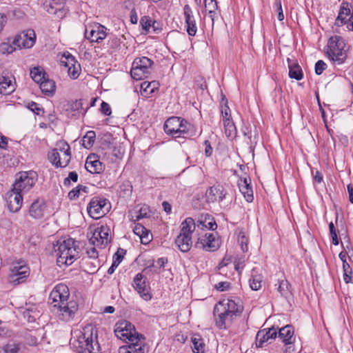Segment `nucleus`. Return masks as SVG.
<instances>
[{
	"instance_id": "1",
	"label": "nucleus",
	"mask_w": 353,
	"mask_h": 353,
	"mask_svg": "<svg viewBox=\"0 0 353 353\" xmlns=\"http://www.w3.org/2000/svg\"><path fill=\"white\" fill-rule=\"evenodd\" d=\"M70 348L77 353H98L97 330L91 325L71 331Z\"/></svg>"
},
{
	"instance_id": "2",
	"label": "nucleus",
	"mask_w": 353,
	"mask_h": 353,
	"mask_svg": "<svg viewBox=\"0 0 353 353\" xmlns=\"http://www.w3.org/2000/svg\"><path fill=\"white\" fill-rule=\"evenodd\" d=\"M243 307L232 299H223L214 307L215 324L220 330L230 327L236 317L241 316Z\"/></svg>"
},
{
	"instance_id": "3",
	"label": "nucleus",
	"mask_w": 353,
	"mask_h": 353,
	"mask_svg": "<svg viewBox=\"0 0 353 353\" xmlns=\"http://www.w3.org/2000/svg\"><path fill=\"white\" fill-rule=\"evenodd\" d=\"M345 46V41L341 37L337 35L331 37L327 42L328 57L338 65L343 63L347 58Z\"/></svg>"
},
{
	"instance_id": "4",
	"label": "nucleus",
	"mask_w": 353,
	"mask_h": 353,
	"mask_svg": "<svg viewBox=\"0 0 353 353\" xmlns=\"http://www.w3.org/2000/svg\"><path fill=\"white\" fill-rule=\"evenodd\" d=\"M111 205L108 199L102 196L93 197L87 207L90 217L99 219L105 216L110 210Z\"/></svg>"
},
{
	"instance_id": "5",
	"label": "nucleus",
	"mask_w": 353,
	"mask_h": 353,
	"mask_svg": "<svg viewBox=\"0 0 353 353\" xmlns=\"http://www.w3.org/2000/svg\"><path fill=\"white\" fill-rule=\"evenodd\" d=\"M188 122L179 117H172L168 118L164 125L163 130L168 135H172L175 138L185 137V134H188L187 125Z\"/></svg>"
},
{
	"instance_id": "6",
	"label": "nucleus",
	"mask_w": 353,
	"mask_h": 353,
	"mask_svg": "<svg viewBox=\"0 0 353 353\" xmlns=\"http://www.w3.org/2000/svg\"><path fill=\"white\" fill-rule=\"evenodd\" d=\"M153 61L146 57L136 58L130 70L131 77L135 80H141L147 78L150 74V70Z\"/></svg>"
},
{
	"instance_id": "7",
	"label": "nucleus",
	"mask_w": 353,
	"mask_h": 353,
	"mask_svg": "<svg viewBox=\"0 0 353 353\" xmlns=\"http://www.w3.org/2000/svg\"><path fill=\"white\" fill-rule=\"evenodd\" d=\"M114 332L115 336L123 341L136 340L138 336L142 337V334L136 331L135 327L125 320L118 321L114 325Z\"/></svg>"
},
{
	"instance_id": "8",
	"label": "nucleus",
	"mask_w": 353,
	"mask_h": 353,
	"mask_svg": "<svg viewBox=\"0 0 353 353\" xmlns=\"http://www.w3.org/2000/svg\"><path fill=\"white\" fill-rule=\"evenodd\" d=\"M30 275V268L23 261H17L12 264L8 281L14 285L25 281Z\"/></svg>"
},
{
	"instance_id": "9",
	"label": "nucleus",
	"mask_w": 353,
	"mask_h": 353,
	"mask_svg": "<svg viewBox=\"0 0 353 353\" xmlns=\"http://www.w3.org/2000/svg\"><path fill=\"white\" fill-rule=\"evenodd\" d=\"M66 285L57 284L50 294V304L60 312H66Z\"/></svg>"
},
{
	"instance_id": "10",
	"label": "nucleus",
	"mask_w": 353,
	"mask_h": 353,
	"mask_svg": "<svg viewBox=\"0 0 353 353\" xmlns=\"http://www.w3.org/2000/svg\"><path fill=\"white\" fill-rule=\"evenodd\" d=\"M37 180V175L32 171L19 172L13 184L14 190L21 193L26 192L35 184Z\"/></svg>"
},
{
	"instance_id": "11",
	"label": "nucleus",
	"mask_w": 353,
	"mask_h": 353,
	"mask_svg": "<svg viewBox=\"0 0 353 353\" xmlns=\"http://www.w3.org/2000/svg\"><path fill=\"white\" fill-rule=\"evenodd\" d=\"M347 3H345L341 4L334 24L338 27L346 25L347 30L353 31V10L351 14L350 9L347 8Z\"/></svg>"
},
{
	"instance_id": "12",
	"label": "nucleus",
	"mask_w": 353,
	"mask_h": 353,
	"mask_svg": "<svg viewBox=\"0 0 353 353\" xmlns=\"http://www.w3.org/2000/svg\"><path fill=\"white\" fill-rule=\"evenodd\" d=\"M107 28L99 23H94L85 28V37L91 42H101L107 36Z\"/></svg>"
},
{
	"instance_id": "13",
	"label": "nucleus",
	"mask_w": 353,
	"mask_h": 353,
	"mask_svg": "<svg viewBox=\"0 0 353 353\" xmlns=\"http://www.w3.org/2000/svg\"><path fill=\"white\" fill-rule=\"evenodd\" d=\"M66 239H61L57 241L56 244H53V250L51 254L57 258V265L59 268L66 267Z\"/></svg>"
},
{
	"instance_id": "14",
	"label": "nucleus",
	"mask_w": 353,
	"mask_h": 353,
	"mask_svg": "<svg viewBox=\"0 0 353 353\" xmlns=\"http://www.w3.org/2000/svg\"><path fill=\"white\" fill-rule=\"evenodd\" d=\"M128 345L119 347V353H145L144 337L136 336V340L125 341Z\"/></svg>"
},
{
	"instance_id": "15",
	"label": "nucleus",
	"mask_w": 353,
	"mask_h": 353,
	"mask_svg": "<svg viewBox=\"0 0 353 353\" xmlns=\"http://www.w3.org/2000/svg\"><path fill=\"white\" fill-rule=\"evenodd\" d=\"M198 248H202L205 251L213 252L219 249V241L216 235L212 233H206L200 237L196 243Z\"/></svg>"
},
{
	"instance_id": "16",
	"label": "nucleus",
	"mask_w": 353,
	"mask_h": 353,
	"mask_svg": "<svg viewBox=\"0 0 353 353\" xmlns=\"http://www.w3.org/2000/svg\"><path fill=\"white\" fill-rule=\"evenodd\" d=\"M8 208L11 212H17L21 208L23 196L19 191L14 190V188L6 194Z\"/></svg>"
},
{
	"instance_id": "17",
	"label": "nucleus",
	"mask_w": 353,
	"mask_h": 353,
	"mask_svg": "<svg viewBox=\"0 0 353 353\" xmlns=\"http://www.w3.org/2000/svg\"><path fill=\"white\" fill-rule=\"evenodd\" d=\"M36 41V34L33 30H28L18 35L14 41V43L19 48H32Z\"/></svg>"
},
{
	"instance_id": "18",
	"label": "nucleus",
	"mask_w": 353,
	"mask_h": 353,
	"mask_svg": "<svg viewBox=\"0 0 353 353\" xmlns=\"http://www.w3.org/2000/svg\"><path fill=\"white\" fill-rule=\"evenodd\" d=\"M145 280L144 276L141 273H139L134 278L133 286L142 299L149 301L152 299V295L149 292V287L146 285Z\"/></svg>"
},
{
	"instance_id": "19",
	"label": "nucleus",
	"mask_w": 353,
	"mask_h": 353,
	"mask_svg": "<svg viewBox=\"0 0 353 353\" xmlns=\"http://www.w3.org/2000/svg\"><path fill=\"white\" fill-rule=\"evenodd\" d=\"M183 14L188 34L190 36H194L197 32L196 22L192 10L188 4L183 7Z\"/></svg>"
},
{
	"instance_id": "20",
	"label": "nucleus",
	"mask_w": 353,
	"mask_h": 353,
	"mask_svg": "<svg viewBox=\"0 0 353 353\" xmlns=\"http://www.w3.org/2000/svg\"><path fill=\"white\" fill-rule=\"evenodd\" d=\"M85 168L91 174H100L103 172L105 165L97 154H92L87 157Z\"/></svg>"
},
{
	"instance_id": "21",
	"label": "nucleus",
	"mask_w": 353,
	"mask_h": 353,
	"mask_svg": "<svg viewBox=\"0 0 353 353\" xmlns=\"http://www.w3.org/2000/svg\"><path fill=\"white\" fill-rule=\"evenodd\" d=\"M46 8L48 13L54 14L58 19H62L66 16L65 0H52Z\"/></svg>"
},
{
	"instance_id": "22",
	"label": "nucleus",
	"mask_w": 353,
	"mask_h": 353,
	"mask_svg": "<svg viewBox=\"0 0 353 353\" xmlns=\"http://www.w3.org/2000/svg\"><path fill=\"white\" fill-rule=\"evenodd\" d=\"M46 210V205L43 199L34 200L29 208V215L34 219H40L43 217Z\"/></svg>"
},
{
	"instance_id": "23",
	"label": "nucleus",
	"mask_w": 353,
	"mask_h": 353,
	"mask_svg": "<svg viewBox=\"0 0 353 353\" xmlns=\"http://www.w3.org/2000/svg\"><path fill=\"white\" fill-rule=\"evenodd\" d=\"M276 330L272 327L269 329H263L259 330L256 336V345L258 347H262L265 342L270 339H273L276 337Z\"/></svg>"
},
{
	"instance_id": "24",
	"label": "nucleus",
	"mask_w": 353,
	"mask_h": 353,
	"mask_svg": "<svg viewBox=\"0 0 353 353\" xmlns=\"http://www.w3.org/2000/svg\"><path fill=\"white\" fill-rule=\"evenodd\" d=\"M66 157V150L63 148H54L48 152V158L50 162L56 168L65 167L62 165L61 160Z\"/></svg>"
},
{
	"instance_id": "25",
	"label": "nucleus",
	"mask_w": 353,
	"mask_h": 353,
	"mask_svg": "<svg viewBox=\"0 0 353 353\" xmlns=\"http://www.w3.org/2000/svg\"><path fill=\"white\" fill-rule=\"evenodd\" d=\"M207 198L211 202L221 201L226 195L224 188L221 185H214L208 190Z\"/></svg>"
},
{
	"instance_id": "26",
	"label": "nucleus",
	"mask_w": 353,
	"mask_h": 353,
	"mask_svg": "<svg viewBox=\"0 0 353 353\" xmlns=\"http://www.w3.org/2000/svg\"><path fill=\"white\" fill-rule=\"evenodd\" d=\"M81 72V67L74 56L68 52V75L76 79Z\"/></svg>"
},
{
	"instance_id": "27",
	"label": "nucleus",
	"mask_w": 353,
	"mask_h": 353,
	"mask_svg": "<svg viewBox=\"0 0 353 353\" xmlns=\"http://www.w3.org/2000/svg\"><path fill=\"white\" fill-rule=\"evenodd\" d=\"M241 192L248 202H252L254 199L253 191L250 186V179L244 178L241 179L238 183Z\"/></svg>"
},
{
	"instance_id": "28",
	"label": "nucleus",
	"mask_w": 353,
	"mask_h": 353,
	"mask_svg": "<svg viewBox=\"0 0 353 353\" xmlns=\"http://www.w3.org/2000/svg\"><path fill=\"white\" fill-rule=\"evenodd\" d=\"M15 90V85L12 83V78L3 74H0V94H10Z\"/></svg>"
},
{
	"instance_id": "29",
	"label": "nucleus",
	"mask_w": 353,
	"mask_h": 353,
	"mask_svg": "<svg viewBox=\"0 0 353 353\" xmlns=\"http://www.w3.org/2000/svg\"><path fill=\"white\" fill-rule=\"evenodd\" d=\"M80 242L68 238V259H77L80 257Z\"/></svg>"
},
{
	"instance_id": "30",
	"label": "nucleus",
	"mask_w": 353,
	"mask_h": 353,
	"mask_svg": "<svg viewBox=\"0 0 353 353\" xmlns=\"http://www.w3.org/2000/svg\"><path fill=\"white\" fill-rule=\"evenodd\" d=\"M175 243L180 251L187 252L192 245V237L179 234L175 239Z\"/></svg>"
},
{
	"instance_id": "31",
	"label": "nucleus",
	"mask_w": 353,
	"mask_h": 353,
	"mask_svg": "<svg viewBox=\"0 0 353 353\" xmlns=\"http://www.w3.org/2000/svg\"><path fill=\"white\" fill-rule=\"evenodd\" d=\"M196 228V223L191 217H188L181 224V230L179 234L183 236H189L192 237V234Z\"/></svg>"
},
{
	"instance_id": "32",
	"label": "nucleus",
	"mask_w": 353,
	"mask_h": 353,
	"mask_svg": "<svg viewBox=\"0 0 353 353\" xmlns=\"http://www.w3.org/2000/svg\"><path fill=\"white\" fill-rule=\"evenodd\" d=\"M69 112L71 113L72 117H79L81 115H84L86 112V109L83 108V100H75L70 104L68 108V114Z\"/></svg>"
},
{
	"instance_id": "33",
	"label": "nucleus",
	"mask_w": 353,
	"mask_h": 353,
	"mask_svg": "<svg viewBox=\"0 0 353 353\" xmlns=\"http://www.w3.org/2000/svg\"><path fill=\"white\" fill-rule=\"evenodd\" d=\"M294 330L292 325H288L279 329V337L285 344H291L293 342Z\"/></svg>"
},
{
	"instance_id": "34",
	"label": "nucleus",
	"mask_w": 353,
	"mask_h": 353,
	"mask_svg": "<svg viewBox=\"0 0 353 353\" xmlns=\"http://www.w3.org/2000/svg\"><path fill=\"white\" fill-rule=\"evenodd\" d=\"M289 68V77L291 79L301 80L303 78V72L298 63L292 62L291 59H287Z\"/></svg>"
},
{
	"instance_id": "35",
	"label": "nucleus",
	"mask_w": 353,
	"mask_h": 353,
	"mask_svg": "<svg viewBox=\"0 0 353 353\" xmlns=\"http://www.w3.org/2000/svg\"><path fill=\"white\" fill-rule=\"evenodd\" d=\"M30 77L37 83H40L48 77V74L45 72L41 66H36L30 70Z\"/></svg>"
},
{
	"instance_id": "36",
	"label": "nucleus",
	"mask_w": 353,
	"mask_h": 353,
	"mask_svg": "<svg viewBox=\"0 0 353 353\" xmlns=\"http://www.w3.org/2000/svg\"><path fill=\"white\" fill-rule=\"evenodd\" d=\"M197 227L201 229L205 228L211 230H215L217 228V225L214 218L211 215L206 214L204 217L202 216L201 219L198 221Z\"/></svg>"
},
{
	"instance_id": "37",
	"label": "nucleus",
	"mask_w": 353,
	"mask_h": 353,
	"mask_svg": "<svg viewBox=\"0 0 353 353\" xmlns=\"http://www.w3.org/2000/svg\"><path fill=\"white\" fill-rule=\"evenodd\" d=\"M277 290L282 296L288 299L292 295L291 285L286 279L279 281Z\"/></svg>"
},
{
	"instance_id": "38",
	"label": "nucleus",
	"mask_w": 353,
	"mask_h": 353,
	"mask_svg": "<svg viewBox=\"0 0 353 353\" xmlns=\"http://www.w3.org/2000/svg\"><path fill=\"white\" fill-rule=\"evenodd\" d=\"M257 270L256 268H253L252 270L251 278L250 279V286L253 290H258L261 287L262 276L260 274H257Z\"/></svg>"
},
{
	"instance_id": "39",
	"label": "nucleus",
	"mask_w": 353,
	"mask_h": 353,
	"mask_svg": "<svg viewBox=\"0 0 353 353\" xmlns=\"http://www.w3.org/2000/svg\"><path fill=\"white\" fill-rule=\"evenodd\" d=\"M40 89L43 93L50 95L55 90V83L52 80L49 79L48 77L44 81L39 83Z\"/></svg>"
},
{
	"instance_id": "40",
	"label": "nucleus",
	"mask_w": 353,
	"mask_h": 353,
	"mask_svg": "<svg viewBox=\"0 0 353 353\" xmlns=\"http://www.w3.org/2000/svg\"><path fill=\"white\" fill-rule=\"evenodd\" d=\"M223 123L226 137L231 139H234L236 135V128L233 121H225Z\"/></svg>"
},
{
	"instance_id": "41",
	"label": "nucleus",
	"mask_w": 353,
	"mask_h": 353,
	"mask_svg": "<svg viewBox=\"0 0 353 353\" xmlns=\"http://www.w3.org/2000/svg\"><path fill=\"white\" fill-rule=\"evenodd\" d=\"M109 232L110 229L107 225L99 227V232H97V235L99 236L101 246H105L108 243Z\"/></svg>"
},
{
	"instance_id": "42",
	"label": "nucleus",
	"mask_w": 353,
	"mask_h": 353,
	"mask_svg": "<svg viewBox=\"0 0 353 353\" xmlns=\"http://www.w3.org/2000/svg\"><path fill=\"white\" fill-rule=\"evenodd\" d=\"M193 344L192 351L194 353H203L204 352V343L203 339L200 336L197 335L192 338Z\"/></svg>"
},
{
	"instance_id": "43",
	"label": "nucleus",
	"mask_w": 353,
	"mask_h": 353,
	"mask_svg": "<svg viewBox=\"0 0 353 353\" xmlns=\"http://www.w3.org/2000/svg\"><path fill=\"white\" fill-rule=\"evenodd\" d=\"M95 138H96V133L94 131H92V130H90V131H88L85 135L83 137V146L85 148H90L91 147H92L94 143V141H95Z\"/></svg>"
},
{
	"instance_id": "44",
	"label": "nucleus",
	"mask_w": 353,
	"mask_h": 353,
	"mask_svg": "<svg viewBox=\"0 0 353 353\" xmlns=\"http://www.w3.org/2000/svg\"><path fill=\"white\" fill-rule=\"evenodd\" d=\"M40 316V312L36 308H28L23 312V316L28 322L32 323Z\"/></svg>"
},
{
	"instance_id": "45",
	"label": "nucleus",
	"mask_w": 353,
	"mask_h": 353,
	"mask_svg": "<svg viewBox=\"0 0 353 353\" xmlns=\"http://www.w3.org/2000/svg\"><path fill=\"white\" fill-rule=\"evenodd\" d=\"M90 232L88 233V236H90V243L94 246L101 245L99 236L97 235V232H99V227L89 228Z\"/></svg>"
},
{
	"instance_id": "46",
	"label": "nucleus",
	"mask_w": 353,
	"mask_h": 353,
	"mask_svg": "<svg viewBox=\"0 0 353 353\" xmlns=\"http://www.w3.org/2000/svg\"><path fill=\"white\" fill-rule=\"evenodd\" d=\"M81 191L87 193L88 192V188L82 185H79L68 193V196L70 199H75L79 196Z\"/></svg>"
},
{
	"instance_id": "47",
	"label": "nucleus",
	"mask_w": 353,
	"mask_h": 353,
	"mask_svg": "<svg viewBox=\"0 0 353 353\" xmlns=\"http://www.w3.org/2000/svg\"><path fill=\"white\" fill-rule=\"evenodd\" d=\"M79 308L78 301L77 300H71L68 303V316L69 318L73 319L74 315Z\"/></svg>"
},
{
	"instance_id": "48",
	"label": "nucleus",
	"mask_w": 353,
	"mask_h": 353,
	"mask_svg": "<svg viewBox=\"0 0 353 353\" xmlns=\"http://www.w3.org/2000/svg\"><path fill=\"white\" fill-rule=\"evenodd\" d=\"M147 208H141L138 212H134V214H131L130 220L137 221L143 218L148 217Z\"/></svg>"
},
{
	"instance_id": "49",
	"label": "nucleus",
	"mask_w": 353,
	"mask_h": 353,
	"mask_svg": "<svg viewBox=\"0 0 353 353\" xmlns=\"http://www.w3.org/2000/svg\"><path fill=\"white\" fill-rule=\"evenodd\" d=\"M238 243L240 244L241 250L243 252H246L248 250V239L246 237L244 232H239L238 237Z\"/></svg>"
},
{
	"instance_id": "50",
	"label": "nucleus",
	"mask_w": 353,
	"mask_h": 353,
	"mask_svg": "<svg viewBox=\"0 0 353 353\" xmlns=\"http://www.w3.org/2000/svg\"><path fill=\"white\" fill-rule=\"evenodd\" d=\"M225 101V104L224 106H222V109H221V114L223 117V123L225 122V121L232 120L231 118L230 110V108L228 107V105H227V103H228L227 99H225V97H223L222 99V101Z\"/></svg>"
},
{
	"instance_id": "51",
	"label": "nucleus",
	"mask_w": 353,
	"mask_h": 353,
	"mask_svg": "<svg viewBox=\"0 0 353 353\" xmlns=\"http://www.w3.org/2000/svg\"><path fill=\"white\" fill-rule=\"evenodd\" d=\"M152 23V19L149 16H143L141 18L140 25L141 26L143 30L148 32L151 28V24Z\"/></svg>"
},
{
	"instance_id": "52",
	"label": "nucleus",
	"mask_w": 353,
	"mask_h": 353,
	"mask_svg": "<svg viewBox=\"0 0 353 353\" xmlns=\"http://www.w3.org/2000/svg\"><path fill=\"white\" fill-rule=\"evenodd\" d=\"M3 350L5 353H19V347L15 343H9L4 346Z\"/></svg>"
},
{
	"instance_id": "53",
	"label": "nucleus",
	"mask_w": 353,
	"mask_h": 353,
	"mask_svg": "<svg viewBox=\"0 0 353 353\" xmlns=\"http://www.w3.org/2000/svg\"><path fill=\"white\" fill-rule=\"evenodd\" d=\"M326 63L322 61L319 60L315 64V72L317 75H320L326 69Z\"/></svg>"
},
{
	"instance_id": "54",
	"label": "nucleus",
	"mask_w": 353,
	"mask_h": 353,
	"mask_svg": "<svg viewBox=\"0 0 353 353\" xmlns=\"http://www.w3.org/2000/svg\"><path fill=\"white\" fill-rule=\"evenodd\" d=\"M205 8L206 10H217V3L216 0H204Z\"/></svg>"
},
{
	"instance_id": "55",
	"label": "nucleus",
	"mask_w": 353,
	"mask_h": 353,
	"mask_svg": "<svg viewBox=\"0 0 353 353\" xmlns=\"http://www.w3.org/2000/svg\"><path fill=\"white\" fill-rule=\"evenodd\" d=\"M101 112L106 116H110L112 113L110 105L105 101H102L101 104Z\"/></svg>"
},
{
	"instance_id": "56",
	"label": "nucleus",
	"mask_w": 353,
	"mask_h": 353,
	"mask_svg": "<svg viewBox=\"0 0 353 353\" xmlns=\"http://www.w3.org/2000/svg\"><path fill=\"white\" fill-rule=\"evenodd\" d=\"M29 108L37 115H40L43 112V110L39 107V105L35 102H32L30 103Z\"/></svg>"
},
{
	"instance_id": "57",
	"label": "nucleus",
	"mask_w": 353,
	"mask_h": 353,
	"mask_svg": "<svg viewBox=\"0 0 353 353\" xmlns=\"http://www.w3.org/2000/svg\"><path fill=\"white\" fill-rule=\"evenodd\" d=\"M148 230L141 224H137L134 227L133 231L135 234L140 236L143 235Z\"/></svg>"
},
{
	"instance_id": "58",
	"label": "nucleus",
	"mask_w": 353,
	"mask_h": 353,
	"mask_svg": "<svg viewBox=\"0 0 353 353\" xmlns=\"http://www.w3.org/2000/svg\"><path fill=\"white\" fill-rule=\"evenodd\" d=\"M151 234L150 232L147 230L143 235H141L139 237L141 239V243L143 244H148L151 241Z\"/></svg>"
},
{
	"instance_id": "59",
	"label": "nucleus",
	"mask_w": 353,
	"mask_h": 353,
	"mask_svg": "<svg viewBox=\"0 0 353 353\" xmlns=\"http://www.w3.org/2000/svg\"><path fill=\"white\" fill-rule=\"evenodd\" d=\"M276 3V7H277V10H278V19L279 21H283L284 19V15L283 13L281 0L277 1Z\"/></svg>"
},
{
	"instance_id": "60",
	"label": "nucleus",
	"mask_w": 353,
	"mask_h": 353,
	"mask_svg": "<svg viewBox=\"0 0 353 353\" xmlns=\"http://www.w3.org/2000/svg\"><path fill=\"white\" fill-rule=\"evenodd\" d=\"M87 254L92 259H97L98 257V252L94 247L88 249Z\"/></svg>"
},
{
	"instance_id": "61",
	"label": "nucleus",
	"mask_w": 353,
	"mask_h": 353,
	"mask_svg": "<svg viewBox=\"0 0 353 353\" xmlns=\"http://www.w3.org/2000/svg\"><path fill=\"white\" fill-rule=\"evenodd\" d=\"M217 10H212L210 11H208L209 17L210 18L212 21V26H214V20L215 19L218 18L219 13L216 11Z\"/></svg>"
},
{
	"instance_id": "62",
	"label": "nucleus",
	"mask_w": 353,
	"mask_h": 353,
	"mask_svg": "<svg viewBox=\"0 0 353 353\" xmlns=\"http://www.w3.org/2000/svg\"><path fill=\"white\" fill-rule=\"evenodd\" d=\"M229 283L228 282H219L218 284L216 285V288L221 291H225L229 288Z\"/></svg>"
},
{
	"instance_id": "63",
	"label": "nucleus",
	"mask_w": 353,
	"mask_h": 353,
	"mask_svg": "<svg viewBox=\"0 0 353 353\" xmlns=\"http://www.w3.org/2000/svg\"><path fill=\"white\" fill-rule=\"evenodd\" d=\"M7 23V16L5 14L0 13V33L3 30Z\"/></svg>"
},
{
	"instance_id": "64",
	"label": "nucleus",
	"mask_w": 353,
	"mask_h": 353,
	"mask_svg": "<svg viewBox=\"0 0 353 353\" xmlns=\"http://www.w3.org/2000/svg\"><path fill=\"white\" fill-rule=\"evenodd\" d=\"M205 153L207 157H210L212 153V148L210 145V141L206 140L205 141Z\"/></svg>"
}]
</instances>
